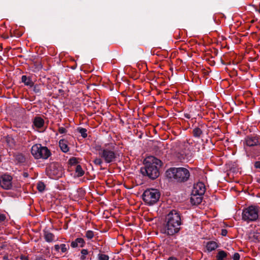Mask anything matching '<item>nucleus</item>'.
I'll return each instance as SVG.
<instances>
[{
  "mask_svg": "<svg viewBox=\"0 0 260 260\" xmlns=\"http://www.w3.org/2000/svg\"><path fill=\"white\" fill-rule=\"evenodd\" d=\"M43 234L44 239L47 242L50 243L54 240L55 236L53 233L46 230H44Z\"/></svg>",
  "mask_w": 260,
  "mask_h": 260,
  "instance_id": "obj_16",
  "label": "nucleus"
},
{
  "mask_svg": "<svg viewBox=\"0 0 260 260\" xmlns=\"http://www.w3.org/2000/svg\"><path fill=\"white\" fill-rule=\"evenodd\" d=\"M168 260H178L177 258L175 257H170Z\"/></svg>",
  "mask_w": 260,
  "mask_h": 260,
  "instance_id": "obj_44",
  "label": "nucleus"
},
{
  "mask_svg": "<svg viewBox=\"0 0 260 260\" xmlns=\"http://www.w3.org/2000/svg\"><path fill=\"white\" fill-rule=\"evenodd\" d=\"M181 224L179 213L177 210H172L167 215L165 223L161 227L160 232L168 236H173L180 231Z\"/></svg>",
  "mask_w": 260,
  "mask_h": 260,
  "instance_id": "obj_1",
  "label": "nucleus"
},
{
  "mask_svg": "<svg viewBox=\"0 0 260 260\" xmlns=\"http://www.w3.org/2000/svg\"><path fill=\"white\" fill-rule=\"evenodd\" d=\"M32 87L33 88L32 90L35 93H36L38 95H40L41 94V89L40 84H35L34 83Z\"/></svg>",
  "mask_w": 260,
  "mask_h": 260,
  "instance_id": "obj_25",
  "label": "nucleus"
},
{
  "mask_svg": "<svg viewBox=\"0 0 260 260\" xmlns=\"http://www.w3.org/2000/svg\"><path fill=\"white\" fill-rule=\"evenodd\" d=\"M228 233V231L226 229H222L221 232V235L222 236H226Z\"/></svg>",
  "mask_w": 260,
  "mask_h": 260,
  "instance_id": "obj_39",
  "label": "nucleus"
},
{
  "mask_svg": "<svg viewBox=\"0 0 260 260\" xmlns=\"http://www.w3.org/2000/svg\"><path fill=\"white\" fill-rule=\"evenodd\" d=\"M75 172L77 174V177H78L82 176L85 173L84 171L82 169V167L80 165H77L75 169Z\"/></svg>",
  "mask_w": 260,
  "mask_h": 260,
  "instance_id": "obj_24",
  "label": "nucleus"
},
{
  "mask_svg": "<svg viewBox=\"0 0 260 260\" xmlns=\"http://www.w3.org/2000/svg\"><path fill=\"white\" fill-rule=\"evenodd\" d=\"M244 144L249 147H254L260 145V136L256 134L247 136L244 140Z\"/></svg>",
  "mask_w": 260,
  "mask_h": 260,
  "instance_id": "obj_9",
  "label": "nucleus"
},
{
  "mask_svg": "<svg viewBox=\"0 0 260 260\" xmlns=\"http://www.w3.org/2000/svg\"><path fill=\"white\" fill-rule=\"evenodd\" d=\"M206 190L205 184L201 182H199L194 185L192 190V193L198 194L199 196H203Z\"/></svg>",
  "mask_w": 260,
  "mask_h": 260,
  "instance_id": "obj_12",
  "label": "nucleus"
},
{
  "mask_svg": "<svg viewBox=\"0 0 260 260\" xmlns=\"http://www.w3.org/2000/svg\"><path fill=\"white\" fill-rule=\"evenodd\" d=\"M33 124L37 128H41L44 125V120L41 117L36 116L34 118Z\"/></svg>",
  "mask_w": 260,
  "mask_h": 260,
  "instance_id": "obj_17",
  "label": "nucleus"
},
{
  "mask_svg": "<svg viewBox=\"0 0 260 260\" xmlns=\"http://www.w3.org/2000/svg\"><path fill=\"white\" fill-rule=\"evenodd\" d=\"M6 219V216L4 214H0V223L4 221Z\"/></svg>",
  "mask_w": 260,
  "mask_h": 260,
  "instance_id": "obj_35",
  "label": "nucleus"
},
{
  "mask_svg": "<svg viewBox=\"0 0 260 260\" xmlns=\"http://www.w3.org/2000/svg\"><path fill=\"white\" fill-rule=\"evenodd\" d=\"M206 127L204 123H199L198 126H195L192 132L193 137L200 139L203 136V131Z\"/></svg>",
  "mask_w": 260,
  "mask_h": 260,
  "instance_id": "obj_11",
  "label": "nucleus"
},
{
  "mask_svg": "<svg viewBox=\"0 0 260 260\" xmlns=\"http://www.w3.org/2000/svg\"><path fill=\"white\" fill-rule=\"evenodd\" d=\"M6 141L10 147H13L15 145V141L14 138L11 136H7L6 137Z\"/></svg>",
  "mask_w": 260,
  "mask_h": 260,
  "instance_id": "obj_23",
  "label": "nucleus"
},
{
  "mask_svg": "<svg viewBox=\"0 0 260 260\" xmlns=\"http://www.w3.org/2000/svg\"><path fill=\"white\" fill-rule=\"evenodd\" d=\"M14 157L15 161L17 164H23L25 161V157L24 155L21 153H17L14 154Z\"/></svg>",
  "mask_w": 260,
  "mask_h": 260,
  "instance_id": "obj_22",
  "label": "nucleus"
},
{
  "mask_svg": "<svg viewBox=\"0 0 260 260\" xmlns=\"http://www.w3.org/2000/svg\"><path fill=\"white\" fill-rule=\"evenodd\" d=\"M230 253L222 250H218L216 255V260H226Z\"/></svg>",
  "mask_w": 260,
  "mask_h": 260,
  "instance_id": "obj_18",
  "label": "nucleus"
},
{
  "mask_svg": "<svg viewBox=\"0 0 260 260\" xmlns=\"http://www.w3.org/2000/svg\"><path fill=\"white\" fill-rule=\"evenodd\" d=\"M240 255L239 253L235 252L232 256L233 260H240Z\"/></svg>",
  "mask_w": 260,
  "mask_h": 260,
  "instance_id": "obj_33",
  "label": "nucleus"
},
{
  "mask_svg": "<svg viewBox=\"0 0 260 260\" xmlns=\"http://www.w3.org/2000/svg\"><path fill=\"white\" fill-rule=\"evenodd\" d=\"M8 260H10L9 259H8Z\"/></svg>",
  "mask_w": 260,
  "mask_h": 260,
  "instance_id": "obj_50",
  "label": "nucleus"
},
{
  "mask_svg": "<svg viewBox=\"0 0 260 260\" xmlns=\"http://www.w3.org/2000/svg\"><path fill=\"white\" fill-rule=\"evenodd\" d=\"M4 259L8 260V256L5 255L3 257Z\"/></svg>",
  "mask_w": 260,
  "mask_h": 260,
  "instance_id": "obj_47",
  "label": "nucleus"
},
{
  "mask_svg": "<svg viewBox=\"0 0 260 260\" xmlns=\"http://www.w3.org/2000/svg\"><path fill=\"white\" fill-rule=\"evenodd\" d=\"M105 146V150H104L100 157L107 164L114 162L119 156L118 151L116 150L115 143H106Z\"/></svg>",
  "mask_w": 260,
  "mask_h": 260,
  "instance_id": "obj_4",
  "label": "nucleus"
},
{
  "mask_svg": "<svg viewBox=\"0 0 260 260\" xmlns=\"http://www.w3.org/2000/svg\"><path fill=\"white\" fill-rule=\"evenodd\" d=\"M146 161L144 167L141 168L140 171L143 176H147L150 179L154 180L159 175V168L162 166V161L155 157H151Z\"/></svg>",
  "mask_w": 260,
  "mask_h": 260,
  "instance_id": "obj_2",
  "label": "nucleus"
},
{
  "mask_svg": "<svg viewBox=\"0 0 260 260\" xmlns=\"http://www.w3.org/2000/svg\"><path fill=\"white\" fill-rule=\"evenodd\" d=\"M258 207L254 205L245 208L242 212V219L248 222L256 221L258 218Z\"/></svg>",
  "mask_w": 260,
  "mask_h": 260,
  "instance_id": "obj_7",
  "label": "nucleus"
},
{
  "mask_svg": "<svg viewBox=\"0 0 260 260\" xmlns=\"http://www.w3.org/2000/svg\"><path fill=\"white\" fill-rule=\"evenodd\" d=\"M206 247L208 252H210L215 250L219 247V245L216 242L211 241L207 243Z\"/></svg>",
  "mask_w": 260,
  "mask_h": 260,
  "instance_id": "obj_21",
  "label": "nucleus"
},
{
  "mask_svg": "<svg viewBox=\"0 0 260 260\" xmlns=\"http://www.w3.org/2000/svg\"><path fill=\"white\" fill-rule=\"evenodd\" d=\"M184 116L185 118H187V119H190V117H190V114H188V113H184Z\"/></svg>",
  "mask_w": 260,
  "mask_h": 260,
  "instance_id": "obj_41",
  "label": "nucleus"
},
{
  "mask_svg": "<svg viewBox=\"0 0 260 260\" xmlns=\"http://www.w3.org/2000/svg\"><path fill=\"white\" fill-rule=\"evenodd\" d=\"M31 153L35 159H47L51 154L50 150L40 144L34 145L31 149Z\"/></svg>",
  "mask_w": 260,
  "mask_h": 260,
  "instance_id": "obj_5",
  "label": "nucleus"
},
{
  "mask_svg": "<svg viewBox=\"0 0 260 260\" xmlns=\"http://www.w3.org/2000/svg\"><path fill=\"white\" fill-rule=\"evenodd\" d=\"M221 63H222V64H224V62H223V61L222 60H221Z\"/></svg>",
  "mask_w": 260,
  "mask_h": 260,
  "instance_id": "obj_49",
  "label": "nucleus"
},
{
  "mask_svg": "<svg viewBox=\"0 0 260 260\" xmlns=\"http://www.w3.org/2000/svg\"><path fill=\"white\" fill-rule=\"evenodd\" d=\"M54 248V250L56 252H59V250H60L62 253H65L68 251V249H69L70 247L69 245L61 244L60 245H55Z\"/></svg>",
  "mask_w": 260,
  "mask_h": 260,
  "instance_id": "obj_20",
  "label": "nucleus"
},
{
  "mask_svg": "<svg viewBox=\"0 0 260 260\" xmlns=\"http://www.w3.org/2000/svg\"><path fill=\"white\" fill-rule=\"evenodd\" d=\"M254 166L255 168L260 169V161H255Z\"/></svg>",
  "mask_w": 260,
  "mask_h": 260,
  "instance_id": "obj_38",
  "label": "nucleus"
},
{
  "mask_svg": "<svg viewBox=\"0 0 260 260\" xmlns=\"http://www.w3.org/2000/svg\"><path fill=\"white\" fill-rule=\"evenodd\" d=\"M85 237L88 239H91L94 237V232L91 230H88L86 232Z\"/></svg>",
  "mask_w": 260,
  "mask_h": 260,
  "instance_id": "obj_31",
  "label": "nucleus"
},
{
  "mask_svg": "<svg viewBox=\"0 0 260 260\" xmlns=\"http://www.w3.org/2000/svg\"><path fill=\"white\" fill-rule=\"evenodd\" d=\"M85 244L84 240L82 238H77L71 243L72 248H76L78 246L83 247Z\"/></svg>",
  "mask_w": 260,
  "mask_h": 260,
  "instance_id": "obj_13",
  "label": "nucleus"
},
{
  "mask_svg": "<svg viewBox=\"0 0 260 260\" xmlns=\"http://www.w3.org/2000/svg\"><path fill=\"white\" fill-rule=\"evenodd\" d=\"M256 11H257L260 14V9H256Z\"/></svg>",
  "mask_w": 260,
  "mask_h": 260,
  "instance_id": "obj_48",
  "label": "nucleus"
},
{
  "mask_svg": "<svg viewBox=\"0 0 260 260\" xmlns=\"http://www.w3.org/2000/svg\"><path fill=\"white\" fill-rule=\"evenodd\" d=\"M98 260H109V256L103 253H99L98 255Z\"/></svg>",
  "mask_w": 260,
  "mask_h": 260,
  "instance_id": "obj_29",
  "label": "nucleus"
},
{
  "mask_svg": "<svg viewBox=\"0 0 260 260\" xmlns=\"http://www.w3.org/2000/svg\"><path fill=\"white\" fill-rule=\"evenodd\" d=\"M23 176L24 177H25V178L28 177V174L27 172H23Z\"/></svg>",
  "mask_w": 260,
  "mask_h": 260,
  "instance_id": "obj_43",
  "label": "nucleus"
},
{
  "mask_svg": "<svg viewBox=\"0 0 260 260\" xmlns=\"http://www.w3.org/2000/svg\"><path fill=\"white\" fill-rule=\"evenodd\" d=\"M166 175L179 183L187 182L191 176L190 171L184 167H171L166 171Z\"/></svg>",
  "mask_w": 260,
  "mask_h": 260,
  "instance_id": "obj_3",
  "label": "nucleus"
},
{
  "mask_svg": "<svg viewBox=\"0 0 260 260\" xmlns=\"http://www.w3.org/2000/svg\"><path fill=\"white\" fill-rule=\"evenodd\" d=\"M203 200V196H199L192 193L190 198V202L192 205H197L201 203Z\"/></svg>",
  "mask_w": 260,
  "mask_h": 260,
  "instance_id": "obj_14",
  "label": "nucleus"
},
{
  "mask_svg": "<svg viewBox=\"0 0 260 260\" xmlns=\"http://www.w3.org/2000/svg\"><path fill=\"white\" fill-rule=\"evenodd\" d=\"M46 171L50 178H59L63 174V168L58 162H53L47 168Z\"/></svg>",
  "mask_w": 260,
  "mask_h": 260,
  "instance_id": "obj_8",
  "label": "nucleus"
},
{
  "mask_svg": "<svg viewBox=\"0 0 260 260\" xmlns=\"http://www.w3.org/2000/svg\"><path fill=\"white\" fill-rule=\"evenodd\" d=\"M21 82L24 83L25 86L32 87L34 82L32 81L31 77H27L26 75H23L21 77Z\"/></svg>",
  "mask_w": 260,
  "mask_h": 260,
  "instance_id": "obj_19",
  "label": "nucleus"
},
{
  "mask_svg": "<svg viewBox=\"0 0 260 260\" xmlns=\"http://www.w3.org/2000/svg\"><path fill=\"white\" fill-rule=\"evenodd\" d=\"M12 177L8 174H4L0 178V185L4 189H11L12 187Z\"/></svg>",
  "mask_w": 260,
  "mask_h": 260,
  "instance_id": "obj_10",
  "label": "nucleus"
},
{
  "mask_svg": "<svg viewBox=\"0 0 260 260\" xmlns=\"http://www.w3.org/2000/svg\"><path fill=\"white\" fill-rule=\"evenodd\" d=\"M88 251L87 249H83L81 250V254L83 255H85L86 256V255H87L88 254Z\"/></svg>",
  "mask_w": 260,
  "mask_h": 260,
  "instance_id": "obj_36",
  "label": "nucleus"
},
{
  "mask_svg": "<svg viewBox=\"0 0 260 260\" xmlns=\"http://www.w3.org/2000/svg\"><path fill=\"white\" fill-rule=\"evenodd\" d=\"M20 259L22 260H28V258L27 256H25L24 255H21L20 256Z\"/></svg>",
  "mask_w": 260,
  "mask_h": 260,
  "instance_id": "obj_40",
  "label": "nucleus"
},
{
  "mask_svg": "<svg viewBox=\"0 0 260 260\" xmlns=\"http://www.w3.org/2000/svg\"><path fill=\"white\" fill-rule=\"evenodd\" d=\"M58 132L60 134H65L67 133V129L63 127H59L58 128Z\"/></svg>",
  "mask_w": 260,
  "mask_h": 260,
  "instance_id": "obj_34",
  "label": "nucleus"
},
{
  "mask_svg": "<svg viewBox=\"0 0 260 260\" xmlns=\"http://www.w3.org/2000/svg\"><path fill=\"white\" fill-rule=\"evenodd\" d=\"M69 162L71 165H75L78 163V159L74 157L70 158L69 160Z\"/></svg>",
  "mask_w": 260,
  "mask_h": 260,
  "instance_id": "obj_32",
  "label": "nucleus"
},
{
  "mask_svg": "<svg viewBox=\"0 0 260 260\" xmlns=\"http://www.w3.org/2000/svg\"><path fill=\"white\" fill-rule=\"evenodd\" d=\"M94 148L96 151L99 152L98 154L100 157L104 150H105V146L104 145V147H102L100 145H95V146L94 147Z\"/></svg>",
  "mask_w": 260,
  "mask_h": 260,
  "instance_id": "obj_26",
  "label": "nucleus"
},
{
  "mask_svg": "<svg viewBox=\"0 0 260 260\" xmlns=\"http://www.w3.org/2000/svg\"><path fill=\"white\" fill-rule=\"evenodd\" d=\"M78 131L83 138H85L87 137V134L86 133L87 130L86 128L80 127L78 129Z\"/></svg>",
  "mask_w": 260,
  "mask_h": 260,
  "instance_id": "obj_28",
  "label": "nucleus"
},
{
  "mask_svg": "<svg viewBox=\"0 0 260 260\" xmlns=\"http://www.w3.org/2000/svg\"><path fill=\"white\" fill-rule=\"evenodd\" d=\"M45 185L44 182L39 181L37 184V189L40 192H43L45 190Z\"/></svg>",
  "mask_w": 260,
  "mask_h": 260,
  "instance_id": "obj_27",
  "label": "nucleus"
},
{
  "mask_svg": "<svg viewBox=\"0 0 260 260\" xmlns=\"http://www.w3.org/2000/svg\"><path fill=\"white\" fill-rule=\"evenodd\" d=\"M86 256L83 255L81 254V256H80V259L81 260H86Z\"/></svg>",
  "mask_w": 260,
  "mask_h": 260,
  "instance_id": "obj_42",
  "label": "nucleus"
},
{
  "mask_svg": "<svg viewBox=\"0 0 260 260\" xmlns=\"http://www.w3.org/2000/svg\"><path fill=\"white\" fill-rule=\"evenodd\" d=\"M160 196V192L157 189L149 188L143 192L142 199L146 204L153 205L158 201Z\"/></svg>",
  "mask_w": 260,
  "mask_h": 260,
  "instance_id": "obj_6",
  "label": "nucleus"
},
{
  "mask_svg": "<svg viewBox=\"0 0 260 260\" xmlns=\"http://www.w3.org/2000/svg\"><path fill=\"white\" fill-rule=\"evenodd\" d=\"M104 160L100 157L99 158L96 157L93 160V163L96 166H101Z\"/></svg>",
  "mask_w": 260,
  "mask_h": 260,
  "instance_id": "obj_30",
  "label": "nucleus"
},
{
  "mask_svg": "<svg viewBox=\"0 0 260 260\" xmlns=\"http://www.w3.org/2000/svg\"><path fill=\"white\" fill-rule=\"evenodd\" d=\"M59 146L61 150L64 153H67L69 151L70 148L68 146V142L65 139H61L59 140Z\"/></svg>",
  "mask_w": 260,
  "mask_h": 260,
  "instance_id": "obj_15",
  "label": "nucleus"
},
{
  "mask_svg": "<svg viewBox=\"0 0 260 260\" xmlns=\"http://www.w3.org/2000/svg\"><path fill=\"white\" fill-rule=\"evenodd\" d=\"M210 64L211 65V66H214L215 65V62L214 61V60H212L210 61Z\"/></svg>",
  "mask_w": 260,
  "mask_h": 260,
  "instance_id": "obj_46",
  "label": "nucleus"
},
{
  "mask_svg": "<svg viewBox=\"0 0 260 260\" xmlns=\"http://www.w3.org/2000/svg\"><path fill=\"white\" fill-rule=\"evenodd\" d=\"M253 239L255 241H259L260 236L258 235H254L253 236Z\"/></svg>",
  "mask_w": 260,
  "mask_h": 260,
  "instance_id": "obj_37",
  "label": "nucleus"
},
{
  "mask_svg": "<svg viewBox=\"0 0 260 260\" xmlns=\"http://www.w3.org/2000/svg\"><path fill=\"white\" fill-rule=\"evenodd\" d=\"M257 223H258V226H260V214L259 215L258 214V219H257Z\"/></svg>",
  "mask_w": 260,
  "mask_h": 260,
  "instance_id": "obj_45",
  "label": "nucleus"
}]
</instances>
